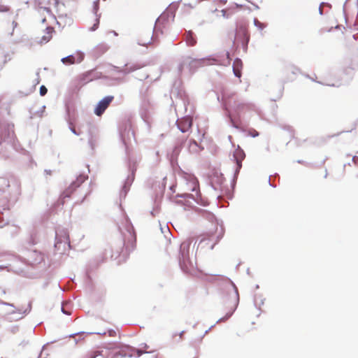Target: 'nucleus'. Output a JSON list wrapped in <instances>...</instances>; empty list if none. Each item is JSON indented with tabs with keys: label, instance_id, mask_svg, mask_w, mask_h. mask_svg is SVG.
I'll return each mask as SVG.
<instances>
[{
	"label": "nucleus",
	"instance_id": "obj_1",
	"mask_svg": "<svg viewBox=\"0 0 358 358\" xmlns=\"http://www.w3.org/2000/svg\"><path fill=\"white\" fill-rule=\"evenodd\" d=\"M224 104L227 110L229 111H234L238 113L243 110L246 105L241 103L235 94H226L223 96Z\"/></svg>",
	"mask_w": 358,
	"mask_h": 358
},
{
	"label": "nucleus",
	"instance_id": "obj_2",
	"mask_svg": "<svg viewBox=\"0 0 358 358\" xmlns=\"http://www.w3.org/2000/svg\"><path fill=\"white\" fill-rule=\"evenodd\" d=\"M217 226L215 225L213 229L199 236L200 241L199 245L207 242L206 244L210 243L209 248L213 249L215 245H216L221 238L220 234H217Z\"/></svg>",
	"mask_w": 358,
	"mask_h": 358
},
{
	"label": "nucleus",
	"instance_id": "obj_3",
	"mask_svg": "<svg viewBox=\"0 0 358 358\" xmlns=\"http://www.w3.org/2000/svg\"><path fill=\"white\" fill-rule=\"evenodd\" d=\"M84 54L78 51L73 55L62 58L61 61L65 65H71L82 62L84 59Z\"/></svg>",
	"mask_w": 358,
	"mask_h": 358
},
{
	"label": "nucleus",
	"instance_id": "obj_4",
	"mask_svg": "<svg viewBox=\"0 0 358 358\" xmlns=\"http://www.w3.org/2000/svg\"><path fill=\"white\" fill-rule=\"evenodd\" d=\"M113 99V96H108L101 99L94 109L95 114L98 116H101L109 106Z\"/></svg>",
	"mask_w": 358,
	"mask_h": 358
},
{
	"label": "nucleus",
	"instance_id": "obj_5",
	"mask_svg": "<svg viewBox=\"0 0 358 358\" xmlns=\"http://www.w3.org/2000/svg\"><path fill=\"white\" fill-rule=\"evenodd\" d=\"M192 120L189 117L182 118L178 122V127L179 129L183 133L187 131L192 127Z\"/></svg>",
	"mask_w": 358,
	"mask_h": 358
},
{
	"label": "nucleus",
	"instance_id": "obj_6",
	"mask_svg": "<svg viewBox=\"0 0 358 358\" xmlns=\"http://www.w3.org/2000/svg\"><path fill=\"white\" fill-rule=\"evenodd\" d=\"M184 40L188 46H194L196 44V38L192 31H187L184 34Z\"/></svg>",
	"mask_w": 358,
	"mask_h": 358
},
{
	"label": "nucleus",
	"instance_id": "obj_7",
	"mask_svg": "<svg viewBox=\"0 0 358 358\" xmlns=\"http://www.w3.org/2000/svg\"><path fill=\"white\" fill-rule=\"evenodd\" d=\"M232 67H233V71H234V75L236 77L240 78L242 75L241 71L243 69V62H242L241 59H240L238 58L236 59L234 61Z\"/></svg>",
	"mask_w": 358,
	"mask_h": 358
},
{
	"label": "nucleus",
	"instance_id": "obj_8",
	"mask_svg": "<svg viewBox=\"0 0 358 358\" xmlns=\"http://www.w3.org/2000/svg\"><path fill=\"white\" fill-rule=\"evenodd\" d=\"M31 258L34 259L33 264H38L44 260L43 255L38 251H33L31 253Z\"/></svg>",
	"mask_w": 358,
	"mask_h": 358
},
{
	"label": "nucleus",
	"instance_id": "obj_9",
	"mask_svg": "<svg viewBox=\"0 0 358 358\" xmlns=\"http://www.w3.org/2000/svg\"><path fill=\"white\" fill-rule=\"evenodd\" d=\"M244 153L242 150H236L234 154V157L236 160V164L238 169H241V161L243 159Z\"/></svg>",
	"mask_w": 358,
	"mask_h": 358
},
{
	"label": "nucleus",
	"instance_id": "obj_10",
	"mask_svg": "<svg viewBox=\"0 0 358 358\" xmlns=\"http://www.w3.org/2000/svg\"><path fill=\"white\" fill-rule=\"evenodd\" d=\"M79 185H75V183H72L70 187L66 189L64 193H63V195L64 197H69L70 196V194L72 193V192L75 189V188L76 187H78Z\"/></svg>",
	"mask_w": 358,
	"mask_h": 358
},
{
	"label": "nucleus",
	"instance_id": "obj_11",
	"mask_svg": "<svg viewBox=\"0 0 358 358\" xmlns=\"http://www.w3.org/2000/svg\"><path fill=\"white\" fill-rule=\"evenodd\" d=\"M138 69H140V66H138V65H133V66H129V64H126L124 66V69L122 71L127 73H130V72L134 71Z\"/></svg>",
	"mask_w": 358,
	"mask_h": 358
},
{
	"label": "nucleus",
	"instance_id": "obj_12",
	"mask_svg": "<svg viewBox=\"0 0 358 358\" xmlns=\"http://www.w3.org/2000/svg\"><path fill=\"white\" fill-rule=\"evenodd\" d=\"M99 24V18L96 17L93 25L90 28L91 31H95L97 29Z\"/></svg>",
	"mask_w": 358,
	"mask_h": 358
},
{
	"label": "nucleus",
	"instance_id": "obj_13",
	"mask_svg": "<svg viewBox=\"0 0 358 358\" xmlns=\"http://www.w3.org/2000/svg\"><path fill=\"white\" fill-rule=\"evenodd\" d=\"M10 10V8L8 6L0 4V12L4 13Z\"/></svg>",
	"mask_w": 358,
	"mask_h": 358
},
{
	"label": "nucleus",
	"instance_id": "obj_14",
	"mask_svg": "<svg viewBox=\"0 0 358 358\" xmlns=\"http://www.w3.org/2000/svg\"><path fill=\"white\" fill-rule=\"evenodd\" d=\"M48 90L44 85H41L40 87V94L45 96L47 94Z\"/></svg>",
	"mask_w": 358,
	"mask_h": 358
},
{
	"label": "nucleus",
	"instance_id": "obj_15",
	"mask_svg": "<svg viewBox=\"0 0 358 358\" xmlns=\"http://www.w3.org/2000/svg\"><path fill=\"white\" fill-rule=\"evenodd\" d=\"M62 232L64 233V239H65L66 243H69V238L67 232L65 231H62Z\"/></svg>",
	"mask_w": 358,
	"mask_h": 358
},
{
	"label": "nucleus",
	"instance_id": "obj_16",
	"mask_svg": "<svg viewBox=\"0 0 358 358\" xmlns=\"http://www.w3.org/2000/svg\"><path fill=\"white\" fill-rule=\"evenodd\" d=\"M323 6H324V3H321L320 6V8H319V12H320V15H322V13H323Z\"/></svg>",
	"mask_w": 358,
	"mask_h": 358
},
{
	"label": "nucleus",
	"instance_id": "obj_17",
	"mask_svg": "<svg viewBox=\"0 0 358 358\" xmlns=\"http://www.w3.org/2000/svg\"><path fill=\"white\" fill-rule=\"evenodd\" d=\"M71 131L76 135H79L80 134V133L77 132L74 128H71Z\"/></svg>",
	"mask_w": 358,
	"mask_h": 358
},
{
	"label": "nucleus",
	"instance_id": "obj_18",
	"mask_svg": "<svg viewBox=\"0 0 358 358\" xmlns=\"http://www.w3.org/2000/svg\"><path fill=\"white\" fill-rule=\"evenodd\" d=\"M221 12L222 13V15L224 17H225V15H226V10H222Z\"/></svg>",
	"mask_w": 358,
	"mask_h": 358
},
{
	"label": "nucleus",
	"instance_id": "obj_19",
	"mask_svg": "<svg viewBox=\"0 0 358 358\" xmlns=\"http://www.w3.org/2000/svg\"><path fill=\"white\" fill-rule=\"evenodd\" d=\"M57 238H58L60 241H62V238L59 237V235L58 233H57Z\"/></svg>",
	"mask_w": 358,
	"mask_h": 358
},
{
	"label": "nucleus",
	"instance_id": "obj_20",
	"mask_svg": "<svg viewBox=\"0 0 358 358\" xmlns=\"http://www.w3.org/2000/svg\"><path fill=\"white\" fill-rule=\"evenodd\" d=\"M257 135H258V133H257V132H256V134H255V133H253V135H252V136H253V137H255V136H257Z\"/></svg>",
	"mask_w": 358,
	"mask_h": 358
},
{
	"label": "nucleus",
	"instance_id": "obj_21",
	"mask_svg": "<svg viewBox=\"0 0 358 358\" xmlns=\"http://www.w3.org/2000/svg\"><path fill=\"white\" fill-rule=\"evenodd\" d=\"M257 135H258V133H257V132H256V134H255V133H253V135H252V136H253V137H255V136H257Z\"/></svg>",
	"mask_w": 358,
	"mask_h": 358
},
{
	"label": "nucleus",
	"instance_id": "obj_22",
	"mask_svg": "<svg viewBox=\"0 0 358 358\" xmlns=\"http://www.w3.org/2000/svg\"><path fill=\"white\" fill-rule=\"evenodd\" d=\"M327 170H326V171H325L324 178H327Z\"/></svg>",
	"mask_w": 358,
	"mask_h": 358
},
{
	"label": "nucleus",
	"instance_id": "obj_23",
	"mask_svg": "<svg viewBox=\"0 0 358 358\" xmlns=\"http://www.w3.org/2000/svg\"><path fill=\"white\" fill-rule=\"evenodd\" d=\"M227 58L229 59V52L227 53Z\"/></svg>",
	"mask_w": 358,
	"mask_h": 358
},
{
	"label": "nucleus",
	"instance_id": "obj_24",
	"mask_svg": "<svg viewBox=\"0 0 358 358\" xmlns=\"http://www.w3.org/2000/svg\"><path fill=\"white\" fill-rule=\"evenodd\" d=\"M162 16L160 17V18L159 19V21L161 20L162 19Z\"/></svg>",
	"mask_w": 358,
	"mask_h": 358
},
{
	"label": "nucleus",
	"instance_id": "obj_25",
	"mask_svg": "<svg viewBox=\"0 0 358 358\" xmlns=\"http://www.w3.org/2000/svg\"><path fill=\"white\" fill-rule=\"evenodd\" d=\"M2 358V357H1Z\"/></svg>",
	"mask_w": 358,
	"mask_h": 358
}]
</instances>
